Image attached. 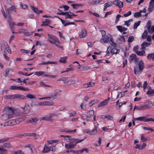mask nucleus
<instances>
[{
  "label": "nucleus",
  "instance_id": "4",
  "mask_svg": "<svg viewBox=\"0 0 154 154\" xmlns=\"http://www.w3.org/2000/svg\"><path fill=\"white\" fill-rule=\"evenodd\" d=\"M83 140L84 139L79 140L78 139H76L71 137L70 141L69 143L73 144L75 146L77 143L82 142Z\"/></svg>",
  "mask_w": 154,
  "mask_h": 154
},
{
  "label": "nucleus",
  "instance_id": "20",
  "mask_svg": "<svg viewBox=\"0 0 154 154\" xmlns=\"http://www.w3.org/2000/svg\"><path fill=\"white\" fill-rule=\"evenodd\" d=\"M84 151H85L86 152H88V150L87 149H83L82 150H76L75 151H74V152H73L74 153H76L78 154H81Z\"/></svg>",
  "mask_w": 154,
  "mask_h": 154
},
{
  "label": "nucleus",
  "instance_id": "21",
  "mask_svg": "<svg viewBox=\"0 0 154 154\" xmlns=\"http://www.w3.org/2000/svg\"><path fill=\"white\" fill-rule=\"evenodd\" d=\"M1 118L2 120L6 121L11 118H9V116L6 114L4 113L3 112V114H2Z\"/></svg>",
  "mask_w": 154,
  "mask_h": 154
},
{
  "label": "nucleus",
  "instance_id": "51",
  "mask_svg": "<svg viewBox=\"0 0 154 154\" xmlns=\"http://www.w3.org/2000/svg\"><path fill=\"white\" fill-rule=\"evenodd\" d=\"M11 143H6L4 144L3 147L9 148L11 146Z\"/></svg>",
  "mask_w": 154,
  "mask_h": 154
},
{
  "label": "nucleus",
  "instance_id": "29",
  "mask_svg": "<svg viewBox=\"0 0 154 154\" xmlns=\"http://www.w3.org/2000/svg\"><path fill=\"white\" fill-rule=\"evenodd\" d=\"M71 6L74 9H77L79 7H82L83 5L82 4H72Z\"/></svg>",
  "mask_w": 154,
  "mask_h": 154
},
{
  "label": "nucleus",
  "instance_id": "63",
  "mask_svg": "<svg viewBox=\"0 0 154 154\" xmlns=\"http://www.w3.org/2000/svg\"><path fill=\"white\" fill-rule=\"evenodd\" d=\"M59 142V140H51L48 141V143L50 144H52L53 143H57Z\"/></svg>",
  "mask_w": 154,
  "mask_h": 154
},
{
  "label": "nucleus",
  "instance_id": "12",
  "mask_svg": "<svg viewBox=\"0 0 154 154\" xmlns=\"http://www.w3.org/2000/svg\"><path fill=\"white\" fill-rule=\"evenodd\" d=\"M26 99V97L23 95L17 94H14V99Z\"/></svg>",
  "mask_w": 154,
  "mask_h": 154
},
{
  "label": "nucleus",
  "instance_id": "33",
  "mask_svg": "<svg viewBox=\"0 0 154 154\" xmlns=\"http://www.w3.org/2000/svg\"><path fill=\"white\" fill-rule=\"evenodd\" d=\"M101 118L103 119L105 118H106L107 119H108V120H111V119L112 118V117L109 115H104L102 116Z\"/></svg>",
  "mask_w": 154,
  "mask_h": 154
},
{
  "label": "nucleus",
  "instance_id": "14",
  "mask_svg": "<svg viewBox=\"0 0 154 154\" xmlns=\"http://www.w3.org/2000/svg\"><path fill=\"white\" fill-rule=\"evenodd\" d=\"M109 37L107 35L102 36L100 39V42L102 43H106L109 41Z\"/></svg>",
  "mask_w": 154,
  "mask_h": 154
},
{
  "label": "nucleus",
  "instance_id": "23",
  "mask_svg": "<svg viewBox=\"0 0 154 154\" xmlns=\"http://www.w3.org/2000/svg\"><path fill=\"white\" fill-rule=\"evenodd\" d=\"M38 119L36 117H32L28 121V123H36L38 121Z\"/></svg>",
  "mask_w": 154,
  "mask_h": 154
},
{
  "label": "nucleus",
  "instance_id": "3",
  "mask_svg": "<svg viewBox=\"0 0 154 154\" xmlns=\"http://www.w3.org/2000/svg\"><path fill=\"white\" fill-rule=\"evenodd\" d=\"M113 5L120 8H122L123 7V2L119 0H115L113 1Z\"/></svg>",
  "mask_w": 154,
  "mask_h": 154
},
{
  "label": "nucleus",
  "instance_id": "41",
  "mask_svg": "<svg viewBox=\"0 0 154 154\" xmlns=\"http://www.w3.org/2000/svg\"><path fill=\"white\" fill-rule=\"evenodd\" d=\"M88 116V115H87L85 114H83L82 115V117L83 119L88 121H89V120L88 119V118L89 117Z\"/></svg>",
  "mask_w": 154,
  "mask_h": 154
},
{
  "label": "nucleus",
  "instance_id": "7",
  "mask_svg": "<svg viewBox=\"0 0 154 154\" xmlns=\"http://www.w3.org/2000/svg\"><path fill=\"white\" fill-rule=\"evenodd\" d=\"M135 120H139L144 122L151 121V118L146 119L145 117H140L136 118H134Z\"/></svg>",
  "mask_w": 154,
  "mask_h": 154
},
{
  "label": "nucleus",
  "instance_id": "39",
  "mask_svg": "<svg viewBox=\"0 0 154 154\" xmlns=\"http://www.w3.org/2000/svg\"><path fill=\"white\" fill-rule=\"evenodd\" d=\"M50 23V21L46 19L45 21L42 22V24H41V26H47Z\"/></svg>",
  "mask_w": 154,
  "mask_h": 154
},
{
  "label": "nucleus",
  "instance_id": "60",
  "mask_svg": "<svg viewBox=\"0 0 154 154\" xmlns=\"http://www.w3.org/2000/svg\"><path fill=\"white\" fill-rule=\"evenodd\" d=\"M33 34L32 32H25L24 33V35L26 36H29L31 35H32Z\"/></svg>",
  "mask_w": 154,
  "mask_h": 154
},
{
  "label": "nucleus",
  "instance_id": "38",
  "mask_svg": "<svg viewBox=\"0 0 154 154\" xmlns=\"http://www.w3.org/2000/svg\"><path fill=\"white\" fill-rule=\"evenodd\" d=\"M148 34L147 31V30H145L143 33L142 35V38L143 39H144L146 37Z\"/></svg>",
  "mask_w": 154,
  "mask_h": 154
},
{
  "label": "nucleus",
  "instance_id": "32",
  "mask_svg": "<svg viewBox=\"0 0 154 154\" xmlns=\"http://www.w3.org/2000/svg\"><path fill=\"white\" fill-rule=\"evenodd\" d=\"M74 146V145L70 143L69 144H66L65 146V147L68 149H69L73 148Z\"/></svg>",
  "mask_w": 154,
  "mask_h": 154
},
{
  "label": "nucleus",
  "instance_id": "2",
  "mask_svg": "<svg viewBox=\"0 0 154 154\" xmlns=\"http://www.w3.org/2000/svg\"><path fill=\"white\" fill-rule=\"evenodd\" d=\"M3 112L9 116V118H11L13 117L14 111L12 109L11 107L8 106L4 108L3 110Z\"/></svg>",
  "mask_w": 154,
  "mask_h": 154
},
{
  "label": "nucleus",
  "instance_id": "31",
  "mask_svg": "<svg viewBox=\"0 0 154 154\" xmlns=\"http://www.w3.org/2000/svg\"><path fill=\"white\" fill-rule=\"evenodd\" d=\"M64 13H65V14L64 15H65V19H71L72 18V14H69L68 12H65Z\"/></svg>",
  "mask_w": 154,
  "mask_h": 154
},
{
  "label": "nucleus",
  "instance_id": "44",
  "mask_svg": "<svg viewBox=\"0 0 154 154\" xmlns=\"http://www.w3.org/2000/svg\"><path fill=\"white\" fill-rule=\"evenodd\" d=\"M140 21H139L134 23L133 26V28L134 29H136L137 28V27L140 25Z\"/></svg>",
  "mask_w": 154,
  "mask_h": 154
},
{
  "label": "nucleus",
  "instance_id": "45",
  "mask_svg": "<svg viewBox=\"0 0 154 154\" xmlns=\"http://www.w3.org/2000/svg\"><path fill=\"white\" fill-rule=\"evenodd\" d=\"M87 115H88V116L90 117L91 116H93L94 114V111L92 110H91L88 112L87 113Z\"/></svg>",
  "mask_w": 154,
  "mask_h": 154
},
{
  "label": "nucleus",
  "instance_id": "36",
  "mask_svg": "<svg viewBox=\"0 0 154 154\" xmlns=\"http://www.w3.org/2000/svg\"><path fill=\"white\" fill-rule=\"evenodd\" d=\"M150 138L149 137H145L143 135H142L141 137V140L143 142H145L150 140Z\"/></svg>",
  "mask_w": 154,
  "mask_h": 154
},
{
  "label": "nucleus",
  "instance_id": "24",
  "mask_svg": "<svg viewBox=\"0 0 154 154\" xmlns=\"http://www.w3.org/2000/svg\"><path fill=\"white\" fill-rule=\"evenodd\" d=\"M61 131L65 132H66L69 133H74L76 132V129L72 130H67L66 129H62L60 130Z\"/></svg>",
  "mask_w": 154,
  "mask_h": 154
},
{
  "label": "nucleus",
  "instance_id": "50",
  "mask_svg": "<svg viewBox=\"0 0 154 154\" xmlns=\"http://www.w3.org/2000/svg\"><path fill=\"white\" fill-rule=\"evenodd\" d=\"M147 58L148 59L151 58L154 60V53L148 54L147 56Z\"/></svg>",
  "mask_w": 154,
  "mask_h": 154
},
{
  "label": "nucleus",
  "instance_id": "10",
  "mask_svg": "<svg viewBox=\"0 0 154 154\" xmlns=\"http://www.w3.org/2000/svg\"><path fill=\"white\" fill-rule=\"evenodd\" d=\"M16 9V8L14 5H13L11 7L7 9L6 10V14L8 15V16H10L9 14L12 11Z\"/></svg>",
  "mask_w": 154,
  "mask_h": 154
},
{
  "label": "nucleus",
  "instance_id": "22",
  "mask_svg": "<svg viewBox=\"0 0 154 154\" xmlns=\"http://www.w3.org/2000/svg\"><path fill=\"white\" fill-rule=\"evenodd\" d=\"M113 4V2L109 1L104 5V7H106V8H107L111 6Z\"/></svg>",
  "mask_w": 154,
  "mask_h": 154
},
{
  "label": "nucleus",
  "instance_id": "19",
  "mask_svg": "<svg viewBox=\"0 0 154 154\" xmlns=\"http://www.w3.org/2000/svg\"><path fill=\"white\" fill-rule=\"evenodd\" d=\"M87 35V31L85 29L82 30L80 34L79 35V37L80 38L85 37Z\"/></svg>",
  "mask_w": 154,
  "mask_h": 154
},
{
  "label": "nucleus",
  "instance_id": "9",
  "mask_svg": "<svg viewBox=\"0 0 154 154\" xmlns=\"http://www.w3.org/2000/svg\"><path fill=\"white\" fill-rule=\"evenodd\" d=\"M48 36L49 38L52 39L54 42L57 43H60L59 40L56 36L49 34H48Z\"/></svg>",
  "mask_w": 154,
  "mask_h": 154
},
{
  "label": "nucleus",
  "instance_id": "6",
  "mask_svg": "<svg viewBox=\"0 0 154 154\" xmlns=\"http://www.w3.org/2000/svg\"><path fill=\"white\" fill-rule=\"evenodd\" d=\"M7 18L8 20L9 25L10 26L11 29H13L14 25H16V24L14 22L12 21L11 18L10 16H9L8 17H7Z\"/></svg>",
  "mask_w": 154,
  "mask_h": 154
},
{
  "label": "nucleus",
  "instance_id": "54",
  "mask_svg": "<svg viewBox=\"0 0 154 154\" xmlns=\"http://www.w3.org/2000/svg\"><path fill=\"white\" fill-rule=\"evenodd\" d=\"M151 26V22L150 21H149L147 23L146 27L148 31L149 30V29L150 28Z\"/></svg>",
  "mask_w": 154,
  "mask_h": 154
},
{
  "label": "nucleus",
  "instance_id": "47",
  "mask_svg": "<svg viewBox=\"0 0 154 154\" xmlns=\"http://www.w3.org/2000/svg\"><path fill=\"white\" fill-rule=\"evenodd\" d=\"M26 97L29 98L31 99H35L36 98V97L35 96L30 94H27L26 96Z\"/></svg>",
  "mask_w": 154,
  "mask_h": 154
},
{
  "label": "nucleus",
  "instance_id": "18",
  "mask_svg": "<svg viewBox=\"0 0 154 154\" xmlns=\"http://www.w3.org/2000/svg\"><path fill=\"white\" fill-rule=\"evenodd\" d=\"M151 43H149L146 42H143L141 45V50H143L146 47L148 46L151 44Z\"/></svg>",
  "mask_w": 154,
  "mask_h": 154
},
{
  "label": "nucleus",
  "instance_id": "40",
  "mask_svg": "<svg viewBox=\"0 0 154 154\" xmlns=\"http://www.w3.org/2000/svg\"><path fill=\"white\" fill-rule=\"evenodd\" d=\"M5 99H14V94L9 95H6L5 97Z\"/></svg>",
  "mask_w": 154,
  "mask_h": 154
},
{
  "label": "nucleus",
  "instance_id": "55",
  "mask_svg": "<svg viewBox=\"0 0 154 154\" xmlns=\"http://www.w3.org/2000/svg\"><path fill=\"white\" fill-rule=\"evenodd\" d=\"M40 120L42 121V120H44L46 121H49V118L48 117H41L40 118Z\"/></svg>",
  "mask_w": 154,
  "mask_h": 154
},
{
  "label": "nucleus",
  "instance_id": "42",
  "mask_svg": "<svg viewBox=\"0 0 154 154\" xmlns=\"http://www.w3.org/2000/svg\"><path fill=\"white\" fill-rule=\"evenodd\" d=\"M136 54L139 56H143L145 54V52L144 51H138L136 52Z\"/></svg>",
  "mask_w": 154,
  "mask_h": 154
},
{
  "label": "nucleus",
  "instance_id": "13",
  "mask_svg": "<svg viewBox=\"0 0 154 154\" xmlns=\"http://www.w3.org/2000/svg\"><path fill=\"white\" fill-rule=\"evenodd\" d=\"M78 82V79H70L66 82V84L68 85H69L71 84L76 83Z\"/></svg>",
  "mask_w": 154,
  "mask_h": 154
},
{
  "label": "nucleus",
  "instance_id": "46",
  "mask_svg": "<svg viewBox=\"0 0 154 154\" xmlns=\"http://www.w3.org/2000/svg\"><path fill=\"white\" fill-rule=\"evenodd\" d=\"M141 11H140L137 12H135L134 14V17H138L141 16L142 15L141 14Z\"/></svg>",
  "mask_w": 154,
  "mask_h": 154
},
{
  "label": "nucleus",
  "instance_id": "34",
  "mask_svg": "<svg viewBox=\"0 0 154 154\" xmlns=\"http://www.w3.org/2000/svg\"><path fill=\"white\" fill-rule=\"evenodd\" d=\"M18 90H23L26 91H28L30 89L27 87H25L20 86H18Z\"/></svg>",
  "mask_w": 154,
  "mask_h": 154
},
{
  "label": "nucleus",
  "instance_id": "1",
  "mask_svg": "<svg viewBox=\"0 0 154 154\" xmlns=\"http://www.w3.org/2000/svg\"><path fill=\"white\" fill-rule=\"evenodd\" d=\"M138 66L139 70H138V67L135 68L134 69V71L135 74L139 75L144 68V65L143 61L141 60L139 62Z\"/></svg>",
  "mask_w": 154,
  "mask_h": 154
},
{
  "label": "nucleus",
  "instance_id": "57",
  "mask_svg": "<svg viewBox=\"0 0 154 154\" xmlns=\"http://www.w3.org/2000/svg\"><path fill=\"white\" fill-rule=\"evenodd\" d=\"M43 71L36 72L35 73V75L38 76L42 75H43Z\"/></svg>",
  "mask_w": 154,
  "mask_h": 154
},
{
  "label": "nucleus",
  "instance_id": "25",
  "mask_svg": "<svg viewBox=\"0 0 154 154\" xmlns=\"http://www.w3.org/2000/svg\"><path fill=\"white\" fill-rule=\"evenodd\" d=\"M117 41L119 43H121L123 42H125V38L123 36H121L117 39Z\"/></svg>",
  "mask_w": 154,
  "mask_h": 154
},
{
  "label": "nucleus",
  "instance_id": "61",
  "mask_svg": "<svg viewBox=\"0 0 154 154\" xmlns=\"http://www.w3.org/2000/svg\"><path fill=\"white\" fill-rule=\"evenodd\" d=\"M45 106H52L53 105V103L49 101H46L44 102Z\"/></svg>",
  "mask_w": 154,
  "mask_h": 154
},
{
  "label": "nucleus",
  "instance_id": "56",
  "mask_svg": "<svg viewBox=\"0 0 154 154\" xmlns=\"http://www.w3.org/2000/svg\"><path fill=\"white\" fill-rule=\"evenodd\" d=\"M71 138V137L69 136L66 135L64 136L65 140L66 141H70Z\"/></svg>",
  "mask_w": 154,
  "mask_h": 154
},
{
  "label": "nucleus",
  "instance_id": "43",
  "mask_svg": "<svg viewBox=\"0 0 154 154\" xmlns=\"http://www.w3.org/2000/svg\"><path fill=\"white\" fill-rule=\"evenodd\" d=\"M11 138L8 137L6 138H3L0 139V143H2L8 141Z\"/></svg>",
  "mask_w": 154,
  "mask_h": 154
},
{
  "label": "nucleus",
  "instance_id": "49",
  "mask_svg": "<svg viewBox=\"0 0 154 154\" xmlns=\"http://www.w3.org/2000/svg\"><path fill=\"white\" fill-rule=\"evenodd\" d=\"M68 77H63V78H61L57 81H62L66 84V82L68 81Z\"/></svg>",
  "mask_w": 154,
  "mask_h": 154
},
{
  "label": "nucleus",
  "instance_id": "53",
  "mask_svg": "<svg viewBox=\"0 0 154 154\" xmlns=\"http://www.w3.org/2000/svg\"><path fill=\"white\" fill-rule=\"evenodd\" d=\"M67 59L66 57H61L60 58L59 62L62 63H65L66 62V60Z\"/></svg>",
  "mask_w": 154,
  "mask_h": 154
},
{
  "label": "nucleus",
  "instance_id": "5",
  "mask_svg": "<svg viewBox=\"0 0 154 154\" xmlns=\"http://www.w3.org/2000/svg\"><path fill=\"white\" fill-rule=\"evenodd\" d=\"M110 98H108L103 101L100 102L98 105V107H101L107 105L109 102Z\"/></svg>",
  "mask_w": 154,
  "mask_h": 154
},
{
  "label": "nucleus",
  "instance_id": "30",
  "mask_svg": "<svg viewBox=\"0 0 154 154\" xmlns=\"http://www.w3.org/2000/svg\"><path fill=\"white\" fill-rule=\"evenodd\" d=\"M26 136H34V138L35 139H37V137H36L37 134L35 133H27L26 134Z\"/></svg>",
  "mask_w": 154,
  "mask_h": 154
},
{
  "label": "nucleus",
  "instance_id": "17",
  "mask_svg": "<svg viewBox=\"0 0 154 154\" xmlns=\"http://www.w3.org/2000/svg\"><path fill=\"white\" fill-rule=\"evenodd\" d=\"M63 24H64V26H66L69 25L75 24V23L73 22H66L65 20L61 19H60Z\"/></svg>",
  "mask_w": 154,
  "mask_h": 154
},
{
  "label": "nucleus",
  "instance_id": "59",
  "mask_svg": "<svg viewBox=\"0 0 154 154\" xmlns=\"http://www.w3.org/2000/svg\"><path fill=\"white\" fill-rule=\"evenodd\" d=\"M25 119V118H20L16 119L17 121H18V124L20 122H22Z\"/></svg>",
  "mask_w": 154,
  "mask_h": 154
},
{
  "label": "nucleus",
  "instance_id": "16",
  "mask_svg": "<svg viewBox=\"0 0 154 154\" xmlns=\"http://www.w3.org/2000/svg\"><path fill=\"white\" fill-rule=\"evenodd\" d=\"M23 109H24V112L25 113H29L30 110V106L27 104H25L24 107L22 108Z\"/></svg>",
  "mask_w": 154,
  "mask_h": 154
},
{
  "label": "nucleus",
  "instance_id": "48",
  "mask_svg": "<svg viewBox=\"0 0 154 154\" xmlns=\"http://www.w3.org/2000/svg\"><path fill=\"white\" fill-rule=\"evenodd\" d=\"M140 110H143L149 108V106L148 105H144L140 106Z\"/></svg>",
  "mask_w": 154,
  "mask_h": 154
},
{
  "label": "nucleus",
  "instance_id": "64",
  "mask_svg": "<svg viewBox=\"0 0 154 154\" xmlns=\"http://www.w3.org/2000/svg\"><path fill=\"white\" fill-rule=\"evenodd\" d=\"M148 32L149 33H152L154 32V25L152 26L149 30L148 31Z\"/></svg>",
  "mask_w": 154,
  "mask_h": 154
},
{
  "label": "nucleus",
  "instance_id": "15",
  "mask_svg": "<svg viewBox=\"0 0 154 154\" xmlns=\"http://www.w3.org/2000/svg\"><path fill=\"white\" fill-rule=\"evenodd\" d=\"M146 94L149 97L154 96V89H152L151 88H149L148 90L146 92Z\"/></svg>",
  "mask_w": 154,
  "mask_h": 154
},
{
  "label": "nucleus",
  "instance_id": "26",
  "mask_svg": "<svg viewBox=\"0 0 154 154\" xmlns=\"http://www.w3.org/2000/svg\"><path fill=\"white\" fill-rule=\"evenodd\" d=\"M119 50L116 49V48H113L112 49L111 53L112 54H117L119 52Z\"/></svg>",
  "mask_w": 154,
  "mask_h": 154
},
{
  "label": "nucleus",
  "instance_id": "27",
  "mask_svg": "<svg viewBox=\"0 0 154 154\" xmlns=\"http://www.w3.org/2000/svg\"><path fill=\"white\" fill-rule=\"evenodd\" d=\"M51 147H48L47 146L45 145L44 148V150L42 151L43 152H46L51 150Z\"/></svg>",
  "mask_w": 154,
  "mask_h": 154
},
{
  "label": "nucleus",
  "instance_id": "37",
  "mask_svg": "<svg viewBox=\"0 0 154 154\" xmlns=\"http://www.w3.org/2000/svg\"><path fill=\"white\" fill-rule=\"evenodd\" d=\"M154 9V5L153 4L149 3V6L148 9V11L150 12Z\"/></svg>",
  "mask_w": 154,
  "mask_h": 154
},
{
  "label": "nucleus",
  "instance_id": "52",
  "mask_svg": "<svg viewBox=\"0 0 154 154\" xmlns=\"http://www.w3.org/2000/svg\"><path fill=\"white\" fill-rule=\"evenodd\" d=\"M97 128L95 127L94 129L91 132L90 131V132L89 133V134L90 135H93L96 133L97 132Z\"/></svg>",
  "mask_w": 154,
  "mask_h": 154
},
{
  "label": "nucleus",
  "instance_id": "58",
  "mask_svg": "<svg viewBox=\"0 0 154 154\" xmlns=\"http://www.w3.org/2000/svg\"><path fill=\"white\" fill-rule=\"evenodd\" d=\"M133 21V20L132 19H130L126 21H125V23L128 26H129V25L130 24V22H132Z\"/></svg>",
  "mask_w": 154,
  "mask_h": 154
},
{
  "label": "nucleus",
  "instance_id": "35",
  "mask_svg": "<svg viewBox=\"0 0 154 154\" xmlns=\"http://www.w3.org/2000/svg\"><path fill=\"white\" fill-rule=\"evenodd\" d=\"M58 114L55 112H53L49 114V116H48L49 118L50 121L51 120V118L54 117L55 116H58Z\"/></svg>",
  "mask_w": 154,
  "mask_h": 154
},
{
  "label": "nucleus",
  "instance_id": "28",
  "mask_svg": "<svg viewBox=\"0 0 154 154\" xmlns=\"http://www.w3.org/2000/svg\"><path fill=\"white\" fill-rule=\"evenodd\" d=\"M7 150L6 149L2 148L0 147V154H7Z\"/></svg>",
  "mask_w": 154,
  "mask_h": 154
},
{
  "label": "nucleus",
  "instance_id": "11",
  "mask_svg": "<svg viewBox=\"0 0 154 154\" xmlns=\"http://www.w3.org/2000/svg\"><path fill=\"white\" fill-rule=\"evenodd\" d=\"M18 121L16 119L10 120L8 122V125L9 126H12L18 124Z\"/></svg>",
  "mask_w": 154,
  "mask_h": 154
},
{
  "label": "nucleus",
  "instance_id": "8",
  "mask_svg": "<svg viewBox=\"0 0 154 154\" xmlns=\"http://www.w3.org/2000/svg\"><path fill=\"white\" fill-rule=\"evenodd\" d=\"M138 59L135 54H132L129 56V60L131 63L132 61H134L135 62H137L138 61Z\"/></svg>",
  "mask_w": 154,
  "mask_h": 154
},
{
  "label": "nucleus",
  "instance_id": "62",
  "mask_svg": "<svg viewBox=\"0 0 154 154\" xmlns=\"http://www.w3.org/2000/svg\"><path fill=\"white\" fill-rule=\"evenodd\" d=\"M134 38L133 36H130L129 37L128 42H132L134 40Z\"/></svg>",
  "mask_w": 154,
  "mask_h": 154
}]
</instances>
